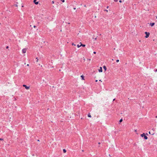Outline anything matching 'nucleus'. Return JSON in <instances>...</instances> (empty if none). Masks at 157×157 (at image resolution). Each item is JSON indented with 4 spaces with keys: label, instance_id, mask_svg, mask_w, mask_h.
Instances as JSON below:
<instances>
[{
    "label": "nucleus",
    "instance_id": "obj_1",
    "mask_svg": "<svg viewBox=\"0 0 157 157\" xmlns=\"http://www.w3.org/2000/svg\"><path fill=\"white\" fill-rule=\"evenodd\" d=\"M141 136L142 137H144V139L145 140H147V137L146 136H145V135L144 133L141 134Z\"/></svg>",
    "mask_w": 157,
    "mask_h": 157
},
{
    "label": "nucleus",
    "instance_id": "obj_2",
    "mask_svg": "<svg viewBox=\"0 0 157 157\" xmlns=\"http://www.w3.org/2000/svg\"><path fill=\"white\" fill-rule=\"evenodd\" d=\"M145 33L146 34V36H145V37L146 38H148L150 35V33H148L147 32H145Z\"/></svg>",
    "mask_w": 157,
    "mask_h": 157
},
{
    "label": "nucleus",
    "instance_id": "obj_3",
    "mask_svg": "<svg viewBox=\"0 0 157 157\" xmlns=\"http://www.w3.org/2000/svg\"><path fill=\"white\" fill-rule=\"evenodd\" d=\"M23 86L27 90H28L29 89V86H27L25 85H23Z\"/></svg>",
    "mask_w": 157,
    "mask_h": 157
},
{
    "label": "nucleus",
    "instance_id": "obj_4",
    "mask_svg": "<svg viewBox=\"0 0 157 157\" xmlns=\"http://www.w3.org/2000/svg\"><path fill=\"white\" fill-rule=\"evenodd\" d=\"M26 51V48H23L22 50V52L23 53H25Z\"/></svg>",
    "mask_w": 157,
    "mask_h": 157
},
{
    "label": "nucleus",
    "instance_id": "obj_5",
    "mask_svg": "<svg viewBox=\"0 0 157 157\" xmlns=\"http://www.w3.org/2000/svg\"><path fill=\"white\" fill-rule=\"evenodd\" d=\"M33 2L36 5H37L38 3V2H36V0H34Z\"/></svg>",
    "mask_w": 157,
    "mask_h": 157
},
{
    "label": "nucleus",
    "instance_id": "obj_6",
    "mask_svg": "<svg viewBox=\"0 0 157 157\" xmlns=\"http://www.w3.org/2000/svg\"><path fill=\"white\" fill-rule=\"evenodd\" d=\"M98 71L99 72H102V68L101 67H100V69H99Z\"/></svg>",
    "mask_w": 157,
    "mask_h": 157
},
{
    "label": "nucleus",
    "instance_id": "obj_7",
    "mask_svg": "<svg viewBox=\"0 0 157 157\" xmlns=\"http://www.w3.org/2000/svg\"><path fill=\"white\" fill-rule=\"evenodd\" d=\"M155 24V23H151L150 24V25L151 26H154V25Z\"/></svg>",
    "mask_w": 157,
    "mask_h": 157
},
{
    "label": "nucleus",
    "instance_id": "obj_8",
    "mask_svg": "<svg viewBox=\"0 0 157 157\" xmlns=\"http://www.w3.org/2000/svg\"><path fill=\"white\" fill-rule=\"evenodd\" d=\"M81 77L82 80H84V77L83 75H81Z\"/></svg>",
    "mask_w": 157,
    "mask_h": 157
},
{
    "label": "nucleus",
    "instance_id": "obj_9",
    "mask_svg": "<svg viewBox=\"0 0 157 157\" xmlns=\"http://www.w3.org/2000/svg\"><path fill=\"white\" fill-rule=\"evenodd\" d=\"M103 68L105 69V71L106 70V67L105 66H104L103 67Z\"/></svg>",
    "mask_w": 157,
    "mask_h": 157
},
{
    "label": "nucleus",
    "instance_id": "obj_10",
    "mask_svg": "<svg viewBox=\"0 0 157 157\" xmlns=\"http://www.w3.org/2000/svg\"><path fill=\"white\" fill-rule=\"evenodd\" d=\"M80 46H82V47H85V44H81L80 45Z\"/></svg>",
    "mask_w": 157,
    "mask_h": 157
},
{
    "label": "nucleus",
    "instance_id": "obj_11",
    "mask_svg": "<svg viewBox=\"0 0 157 157\" xmlns=\"http://www.w3.org/2000/svg\"><path fill=\"white\" fill-rule=\"evenodd\" d=\"M63 152L64 153L66 152V150L65 149H63Z\"/></svg>",
    "mask_w": 157,
    "mask_h": 157
},
{
    "label": "nucleus",
    "instance_id": "obj_12",
    "mask_svg": "<svg viewBox=\"0 0 157 157\" xmlns=\"http://www.w3.org/2000/svg\"><path fill=\"white\" fill-rule=\"evenodd\" d=\"M88 116L89 117H91V116L90 115V114H88Z\"/></svg>",
    "mask_w": 157,
    "mask_h": 157
},
{
    "label": "nucleus",
    "instance_id": "obj_13",
    "mask_svg": "<svg viewBox=\"0 0 157 157\" xmlns=\"http://www.w3.org/2000/svg\"><path fill=\"white\" fill-rule=\"evenodd\" d=\"M122 121H123V120L122 119H121L119 121L120 122H121Z\"/></svg>",
    "mask_w": 157,
    "mask_h": 157
},
{
    "label": "nucleus",
    "instance_id": "obj_14",
    "mask_svg": "<svg viewBox=\"0 0 157 157\" xmlns=\"http://www.w3.org/2000/svg\"><path fill=\"white\" fill-rule=\"evenodd\" d=\"M77 46L78 47V48H79L81 46H80V45H79L78 44L77 45Z\"/></svg>",
    "mask_w": 157,
    "mask_h": 157
},
{
    "label": "nucleus",
    "instance_id": "obj_15",
    "mask_svg": "<svg viewBox=\"0 0 157 157\" xmlns=\"http://www.w3.org/2000/svg\"><path fill=\"white\" fill-rule=\"evenodd\" d=\"M119 59H117V60H116V62H117V63H118V62H119Z\"/></svg>",
    "mask_w": 157,
    "mask_h": 157
},
{
    "label": "nucleus",
    "instance_id": "obj_16",
    "mask_svg": "<svg viewBox=\"0 0 157 157\" xmlns=\"http://www.w3.org/2000/svg\"><path fill=\"white\" fill-rule=\"evenodd\" d=\"M61 1H62L63 2H65L64 0H61Z\"/></svg>",
    "mask_w": 157,
    "mask_h": 157
},
{
    "label": "nucleus",
    "instance_id": "obj_17",
    "mask_svg": "<svg viewBox=\"0 0 157 157\" xmlns=\"http://www.w3.org/2000/svg\"><path fill=\"white\" fill-rule=\"evenodd\" d=\"M36 62H38V58H36Z\"/></svg>",
    "mask_w": 157,
    "mask_h": 157
},
{
    "label": "nucleus",
    "instance_id": "obj_18",
    "mask_svg": "<svg viewBox=\"0 0 157 157\" xmlns=\"http://www.w3.org/2000/svg\"><path fill=\"white\" fill-rule=\"evenodd\" d=\"M118 0H114V2H117L118 1Z\"/></svg>",
    "mask_w": 157,
    "mask_h": 157
},
{
    "label": "nucleus",
    "instance_id": "obj_19",
    "mask_svg": "<svg viewBox=\"0 0 157 157\" xmlns=\"http://www.w3.org/2000/svg\"><path fill=\"white\" fill-rule=\"evenodd\" d=\"M3 139H2L0 138V140H3Z\"/></svg>",
    "mask_w": 157,
    "mask_h": 157
},
{
    "label": "nucleus",
    "instance_id": "obj_20",
    "mask_svg": "<svg viewBox=\"0 0 157 157\" xmlns=\"http://www.w3.org/2000/svg\"><path fill=\"white\" fill-rule=\"evenodd\" d=\"M119 2H121H121H122V1H121V0H120L119 1Z\"/></svg>",
    "mask_w": 157,
    "mask_h": 157
},
{
    "label": "nucleus",
    "instance_id": "obj_21",
    "mask_svg": "<svg viewBox=\"0 0 157 157\" xmlns=\"http://www.w3.org/2000/svg\"><path fill=\"white\" fill-rule=\"evenodd\" d=\"M93 53L94 54H95L96 53V52H93Z\"/></svg>",
    "mask_w": 157,
    "mask_h": 157
},
{
    "label": "nucleus",
    "instance_id": "obj_22",
    "mask_svg": "<svg viewBox=\"0 0 157 157\" xmlns=\"http://www.w3.org/2000/svg\"><path fill=\"white\" fill-rule=\"evenodd\" d=\"M8 48H9V47H8V46H7L6 47V48L7 49Z\"/></svg>",
    "mask_w": 157,
    "mask_h": 157
},
{
    "label": "nucleus",
    "instance_id": "obj_23",
    "mask_svg": "<svg viewBox=\"0 0 157 157\" xmlns=\"http://www.w3.org/2000/svg\"><path fill=\"white\" fill-rule=\"evenodd\" d=\"M155 72H157V69H156L155 70Z\"/></svg>",
    "mask_w": 157,
    "mask_h": 157
},
{
    "label": "nucleus",
    "instance_id": "obj_24",
    "mask_svg": "<svg viewBox=\"0 0 157 157\" xmlns=\"http://www.w3.org/2000/svg\"><path fill=\"white\" fill-rule=\"evenodd\" d=\"M105 11H106L107 12H108V10H105Z\"/></svg>",
    "mask_w": 157,
    "mask_h": 157
},
{
    "label": "nucleus",
    "instance_id": "obj_25",
    "mask_svg": "<svg viewBox=\"0 0 157 157\" xmlns=\"http://www.w3.org/2000/svg\"><path fill=\"white\" fill-rule=\"evenodd\" d=\"M54 3V1H52V3L53 4V3Z\"/></svg>",
    "mask_w": 157,
    "mask_h": 157
},
{
    "label": "nucleus",
    "instance_id": "obj_26",
    "mask_svg": "<svg viewBox=\"0 0 157 157\" xmlns=\"http://www.w3.org/2000/svg\"><path fill=\"white\" fill-rule=\"evenodd\" d=\"M109 7V6H107V8L108 9Z\"/></svg>",
    "mask_w": 157,
    "mask_h": 157
},
{
    "label": "nucleus",
    "instance_id": "obj_27",
    "mask_svg": "<svg viewBox=\"0 0 157 157\" xmlns=\"http://www.w3.org/2000/svg\"><path fill=\"white\" fill-rule=\"evenodd\" d=\"M95 82H98V80H95Z\"/></svg>",
    "mask_w": 157,
    "mask_h": 157
},
{
    "label": "nucleus",
    "instance_id": "obj_28",
    "mask_svg": "<svg viewBox=\"0 0 157 157\" xmlns=\"http://www.w3.org/2000/svg\"><path fill=\"white\" fill-rule=\"evenodd\" d=\"M33 27H34V28H35V27H36V26L34 25V26H33Z\"/></svg>",
    "mask_w": 157,
    "mask_h": 157
},
{
    "label": "nucleus",
    "instance_id": "obj_29",
    "mask_svg": "<svg viewBox=\"0 0 157 157\" xmlns=\"http://www.w3.org/2000/svg\"><path fill=\"white\" fill-rule=\"evenodd\" d=\"M94 40H97V38H95L94 39Z\"/></svg>",
    "mask_w": 157,
    "mask_h": 157
},
{
    "label": "nucleus",
    "instance_id": "obj_30",
    "mask_svg": "<svg viewBox=\"0 0 157 157\" xmlns=\"http://www.w3.org/2000/svg\"><path fill=\"white\" fill-rule=\"evenodd\" d=\"M74 10H75L76 9V8H74Z\"/></svg>",
    "mask_w": 157,
    "mask_h": 157
},
{
    "label": "nucleus",
    "instance_id": "obj_31",
    "mask_svg": "<svg viewBox=\"0 0 157 157\" xmlns=\"http://www.w3.org/2000/svg\"><path fill=\"white\" fill-rule=\"evenodd\" d=\"M72 45H74L75 46V44H72Z\"/></svg>",
    "mask_w": 157,
    "mask_h": 157
},
{
    "label": "nucleus",
    "instance_id": "obj_32",
    "mask_svg": "<svg viewBox=\"0 0 157 157\" xmlns=\"http://www.w3.org/2000/svg\"><path fill=\"white\" fill-rule=\"evenodd\" d=\"M135 132H137V130H135Z\"/></svg>",
    "mask_w": 157,
    "mask_h": 157
},
{
    "label": "nucleus",
    "instance_id": "obj_33",
    "mask_svg": "<svg viewBox=\"0 0 157 157\" xmlns=\"http://www.w3.org/2000/svg\"><path fill=\"white\" fill-rule=\"evenodd\" d=\"M88 60H89L90 61V60H91V59H89Z\"/></svg>",
    "mask_w": 157,
    "mask_h": 157
},
{
    "label": "nucleus",
    "instance_id": "obj_34",
    "mask_svg": "<svg viewBox=\"0 0 157 157\" xmlns=\"http://www.w3.org/2000/svg\"><path fill=\"white\" fill-rule=\"evenodd\" d=\"M115 100V98L113 99V101H114Z\"/></svg>",
    "mask_w": 157,
    "mask_h": 157
},
{
    "label": "nucleus",
    "instance_id": "obj_35",
    "mask_svg": "<svg viewBox=\"0 0 157 157\" xmlns=\"http://www.w3.org/2000/svg\"><path fill=\"white\" fill-rule=\"evenodd\" d=\"M27 66H29V64H28L27 65Z\"/></svg>",
    "mask_w": 157,
    "mask_h": 157
},
{
    "label": "nucleus",
    "instance_id": "obj_36",
    "mask_svg": "<svg viewBox=\"0 0 157 157\" xmlns=\"http://www.w3.org/2000/svg\"><path fill=\"white\" fill-rule=\"evenodd\" d=\"M99 81H101V82H102V81H101V80H99Z\"/></svg>",
    "mask_w": 157,
    "mask_h": 157
},
{
    "label": "nucleus",
    "instance_id": "obj_37",
    "mask_svg": "<svg viewBox=\"0 0 157 157\" xmlns=\"http://www.w3.org/2000/svg\"><path fill=\"white\" fill-rule=\"evenodd\" d=\"M100 144V142L98 143V144Z\"/></svg>",
    "mask_w": 157,
    "mask_h": 157
},
{
    "label": "nucleus",
    "instance_id": "obj_38",
    "mask_svg": "<svg viewBox=\"0 0 157 157\" xmlns=\"http://www.w3.org/2000/svg\"><path fill=\"white\" fill-rule=\"evenodd\" d=\"M149 134H150V132H149Z\"/></svg>",
    "mask_w": 157,
    "mask_h": 157
},
{
    "label": "nucleus",
    "instance_id": "obj_39",
    "mask_svg": "<svg viewBox=\"0 0 157 157\" xmlns=\"http://www.w3.org/2000/svg\"><path fill=\"white\" fill-rule=\"evenodd\" d=\"M139 41L140 42L141 41V40H140Z\"/></svg>",
    "mask_w": 157,
    "mask_h": 157
},
{
    "label": "nucleus",
    "instance_id": "obj_40",
    "mask_svg": "<svg viewBox=\"0 0 157 157\" xmlns=\"http://www.w3.org/2000/svg\"><path fill=\"white\" fill-rule=\"evenodd\" d=\"M38 141H39V140H37Z\"/></svg>",
    "mask_w": 157,
    "mask_h": 157
},
{
    "label": "nucleus",
    "instance_id": "obj_41",
    "mask_svg": "<svg viewBox=\"0 0 157 157\" xmlns=\"http://www.w3.org/2000/svg\"><path fill=\"white\" fill-rule=\"evenodd\" d=\"M156 18L157 19V17H156Z\"/></svg>",
    "mask_w": 157,
    "mask_h": 157
}]
</instances>
